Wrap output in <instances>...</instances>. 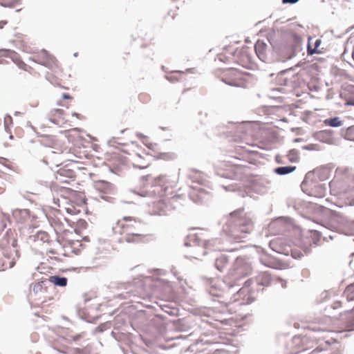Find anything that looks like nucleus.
<instances>
[{
    "label": "nucleus",
    "mask_w": 354,
    "mask_h": 354,
    "mask_svg": "<svg viewBox=\"0 0 354 354\" xmlns=\"http://www.w3.org/2000/svg\"><path fill=\"white\" fill-rule=\"evenodd\" d=\"M142 222L133 216H124L113 227V232L119 236L120 243H140L147 240V234L142 230Z\"/></svg>",
    "instance_id": "nucleus-1"
},
{
    "label": "nucleus",
    "mask_w": 354,
    "mask_h": 354,
    "mask_svg": "<svg viewBox=\"0 0 354 354\" xmlns=\"http://www.w3.org/2000/svg\"><path fill=\"white\" fill-rule=\"evenodd\" d=\"M330 193L344 201L345 204L354 205V176L337 175L330 182Z\"/></svg>",
    "instance_id": "nucleus-2"
},
{
    "label": "nucleus",
    "mask_w": 354,
    "mask_h": 354,
    "mask_svg": "<svg viewBox=\"0 0 354 354\" xmlns=\"http://www.w3.org/2000/svg\"><path fill=\"white\" fill-rule=\"evenodd\" d=\"M217 59L223 63L236 64L244 68H248L250 64V57L248 48L243 46L236 49L228 47L217 55Z\"/></svg>",
    "instance_id": "nucleus-3"
},
{
    "label": "nucleus",
    "mask_w": 354,
    "mask_h": 354,
    "mask_svg": "<svg viewBox=\"0 0 354 354\" xmlns=\"http://www.w3.org/2000/svg\"><path fill=\"white\" fill-rule=\"evenodd\" d=\"M143 188L148 195L165 197L169 188L171 187L170 181L166 175H160L152 178L151 176H143L141 178Z\"/></svg>",
    "instance_id": "nucleus-4"
},
{
    "label": "nucleus",
    "mask_w": 354,
    "mask_h": 354,
    "mask_svg": "<svg viewBox=\"0 0 354 354\" xmlns=\"http://www.w3.org/2000/svg\"><path fill=\"white\" fill-rule=\"evenodd\" d=\"M55 230L58 236L59 241L64 248H71V252L76 253L82 245L81 240L84 239L82 233L77 229L73 230H63L59 224H55Z\"/></svg>",
    "instance_id": "nucleus-5"
},
{
    "label": "nucleus",
    "mask_w": 354,
    "mask_h": 354,
    "mask_svg": "<svg viewBox=\"0 0 354 354\" xmlns=\"http://www.w3.org/2000/svg\"><path fill=\"white\" fill-rule=\"evenodd\" d=\"M251 271L250 264L243 258L238 257L230 269L225 278L229 283L236 284L239 281L248 276Z\"/></svg>",
    "instance_id": "nucleus-6"
},
{
    "label": "nucleus",
    "mask_w": 354,
    "mask_h": 354,
    "mask_svg": "<svg viewBox=\"0 0 354 354\" xmlns=\"http://www.w3.org/2000/svg\"><path fill=\"white\" fill-rule=\"evenodd\" d=\"M248 75L236 67L230 66L221 72L220 77L223 82L230 86H245Z\"/></svg>",
    "instance_id": "nucleus-7"
},
{
    "label": "nucleus",
    "mask_w": 354,
    "mask_h": 354,
    "mask_svg": "<svg viewBox=\"0 0 354 354\" xmlns=\"http://www.w3.org/2000/svg\"><path fill=\"white\" fill-rule=\"evenodd\" d=\"M32 59L34 62L48 68L56 73L62 71L55 57L45 50L36 53L33 55Z\"/></svg>",
    "instance_id": "nucleus-8"
},
{
    "label": "nucleus",
    "mask_w": 354,
    "mask_h": 354,
    "mask_svg": "<svg viewBox=\"0 0 354 354\" xmlns=\"http://www.w3.org/2000/svg\"><path fill=\"white\" fill-rule=\"evenodd\" d=\"M134 153H129L128 157H124L122 153H114L113 158L121 159L124 164H131L134 167L145 169L149 167L150 162L149 160L142 157L139 153L133 150Z\"/></svg>",
    "instance_id": "nucleus-9"
},
{
    "label": "nucleus",
    "mask_w": 354,
    "mask_h": 354,
    "mask_svg": "<svg viewBox=\"0 0 354 354\" xmlns=\"http://www.w3.org/2000/svg\"><path fill=\"white\" fill-rule=\"evenodd\" d=\"M252 230L251 220L244 216L235 221L234 225L232 227L231 233L234 239L239 241L243 238L245 234L250 233Z\"/></svg>",
    "instance_id": "nucleus-10"
},
{
    "label": "nucleus",
    "mask_w": 354,
    "mask_h": 354,
    "mask_svg": "<svg viewBox=\"0 0 354 354\" xmlns=\"http://www.w3.org/2000/svg\"><path fill=\"white\" fill-rule=\"evenodd\" d=\"M149 213L151 215H163L169 209L168 202L165 197L157 196L153 201L148 205Z\"/></svg>",
    "instance_id": "nucleus-11"
},
{
    "label": "nucleus",
    "mask_w": 354,
    "mask_h": 354,
    "mask_svg": "<svg viewBox=\"0 0 354 354\" xmlns=\"http://www.w3.org/2000/svg\"><path fill=\"white\" fill-rule=\"evenodd\" d=\"M64 115L65 113L62 109H56L50 111L48 118L53 123L62 126L67 122L64 118Z\"/></svg>",
    "instance_id": "nucleus-12"
},
{
    "label": "nucleus",
    "mask_w": 354,
    "mask_h": 354,
    "mask_svg": "<svg viewBox=\"0 0 354 354\" xmlns=\"http://www.w3.org/2000/svg\"><path fill=\"white\" fill-rule=\"evenodd\" d=\"M96 188L100 193L105 194L104 196L102 195L101 198L106 201H109L111 198L110 196L106 195L112 194L114 192L113 185L106 181L98 182L96 185Z\"/></svg>",
    "instance_id": "nucleus-13"
},
{
    "label": "nucleus",
    "mask_w": 354,
    "mask_h": 354,
    "mask_svg": "<svg viewBox=\"0 0 354 354\" xmlns=\"http://www.w3.org/2000/svg\"><path fill=\"white\" fill-rule=\"evenodd\" d=\"M7 56L9 57L17 65V66L25 71H28L30 73H32L34 69L28 66L26 63H24L20 58V56L18 53L15 51L8 50Z\"/></svg>",
    "instance_id": "nucleus-14"
},
{
    "label": "nucleus",
    "mask_w": 354,
    "mask_h": 354,
    "mask_svg": "<svg viewBox=\"0 0 354 354\" xmlns=\"http://www.w3.org/2000/svg\"><path fill=\"white\" fill-rule=\"evenodd\" d=\"M255 52L258 57L265 62L266 60V44L261 40H258L254 46Z\"/></svg>",
    "instance_id": "nucleus-15"
},
{
    "label": "nucleus",
    "mask_w": 354,
    "mask_h": 354,
    "mask_svg": "<svg viewBox=\"0 0 354 354\" xmlns=\"http://www.w3.org/2000/svg\"><path fill=\"white\" fill-rule=\"evenodd\" d=\"M315 187V190H311L308 193L309 196L322 198L324 196L325 190L321 185H310Z\"/></svg>",
    "instance_id": "nucleus-16"
},
{
    "label": "nucleus",
    "mask_w": 354,
    "mask_h": 354,
    "mask_svg": "<svg viewBox=\"0 0 354 354\" xmlns=\"http://www.w3.org/2000/svg\"><path fill=\"white\" fill-rule=\"evenodd\" d=\"M228 261V258L226 256L221 255L216 259L215 266L219 271L222 272L226 267Z\"/></svg>",
    "instance_id": "nucleus-17"
},
{
    "label": "nucleus",
    "mask_w": 354,
    "mask_h": 354,
    "mask_svg": "<svg viewBox=\"0 0 354 354\" xmlns=\"http://www.w3.org/2000/svg\"><path fill=\"white\" fill-rule=\"evenodd\" d=\"M50 281L56 286H66L67 284V279L66 277H60L59 276H52L50 277Z\"/></svg>",
    "instance_id": "nucleus-18"
},
{
    "label": "nucleus",
    "mask_w": 354,
    "mask_h": 354,
    "mask_svg": "<svg viewBox=\"0 0 354 354\" xmlns=\"http://www.w3.org/2000/svg\"><path fill=\"white\" fill-rule=\"evenodd\" d=\"M296 169V167L286 166L280 167L274 169V172L279 175H285L294 171Z\"/></svg>",
    "instance_id": "nucleus-19"
},
{
    "label": "nucleus",
    "mask_w": 354,
    "mask_h": 354,
    "mask_svg": "<svg viewBox=\"0 0 354 354\" xmlns=\"http://www.w3.org/2000/svg\"><path fill=\"white\" fill-rule=\"evenodd\" d=\"M324 124L329 127H337L342 125V121L338 117L328 118L324 120Z\"/></svg>",
    "instance_id": "nucleus-20"
},
{
    "label": "nucleus",
    "mask_w": 354,
    "mask_h": 354,
    "mask_svg": "<svg viewBox=\"0 0 354 354\" xmlns=\"http://www.w3.org/2000/svg\"><path fill=\"white\" fill-rule=\"evenodd\" d=\"M344 294L346 297L348 301L354 300V283L346 287Z\"/></svg>",
    "instance_id": "nucleus-21"
},
{
    "label": "nucleus",
    "mask_w": 354,
    "mask_h": 354,
    "mask_svg": "<svg viewBox=\"0 0 354 354\" xmlns=\"http://www.w3.org/2000/svg\"><path fill=\"white\" fill-rule=\"evenodd\" d=\"M344 138L348 140L354 142V125L349 127L346 129L344 133Z\"/></svg>",
    "instance_id": "nucleus-22"
},
{
    "label": "nucleus",
    "mask_w": 354,
    "mask_h": 354,
    "mask_svg": "<svg viewBox=\"0 0 354 354\" xmlns=\"http://www.w3.org/2000/svg\"><path fill=\"white\" fill-rule=\"evenodd\" d=\"M183 75V73H178V72L171 73L169 74L168 75H167V79L170 82L178 81L181 78Z\"/></svg>",
    "instance_id": "nucleus-23"
},
{
    "label": "nucleus",
    "mask_w": 354,
    "mask_h": 354,
    "mask_svg": "<svg viewBox=\"0 0 354 354\" xmlns=\"http://www.w3.org/2000/svg\"><path fill=\"white\" fill-rule=\"evenodd\" d=\"M155 156L158 159L168 160L173 158V154L169 152H160L156 154Z\"/></svg>",
    "instance_id": "nucleus-24"
},
{
    "label": "nucleus",
    "mask_w": 354,
    "mask_h": 354,
    "mask_svg": "<svg viewBox=\"0 0 354 354\" xmlns=\"http://www.w3.org/2000/svg\"><path fill=\"white\" fill-rule=\"evenodd\" d=\"M322 44V40L321 39H317L315 43V48L313 49H312L310 46H308V53L309 55H313L314 53H319L320 51L317 50L318 47L319 46V45Z\"/></svg>",
    "instance_id": "nucleus-25"
},
{
    "label": "nucleus",
    "mask_w": 354,
    "mask_h": 354,
    "mask_svg": "<svg viewBox=\"0 0 354 354\" xmlns=\"http://www.w3.org/2000/svg\"><path fill=\"white\" fill-rule=\"evenodd\" d=\"M19 0H0V4L5 7H12L19 2Z\"/></svg>",
    "instance_id": "nucleus-26"
},
{
    "label": "nucleus",
    "mask_w": 354,
    "mask_h": 354,
    "mask_svg": "<svg viewBox=\"0 0 354 354\" xmlns=\"http://www.w3.org/2000/svg\"><path fill=\"white\" fill-rule=\"evenodd\" d=\"M87 225H88V224L84 220L80 219L77 222V226L78 227L77 229L79 230L80 232H81V230L86 229Z\"/></svg>",
    "instance_id": "nucleus-27"
},
{
    "label": "nucleus",
    "mask_w": 354,
    "mask_h": 354,
    "mask_svg": "<svg viewBox=\"0 0 354 354\" xmlns=\"http://www.w3.org/2000/svg\"><path fill=\"white\" fill-rule=\"evenodd\" d=\"M274 282L275 283H279L282 288H286V281H283V280H282L281 279H276L274 280H271V281L267 282V286H269L271 283H274Z\"/></svg>",
    "instance_id": "nucleus-28"
},
{
    "label": "nucleus",
    "mask_w": 354,
    "mask_h": 354,
    "mask_svg": "<svg viewBox=\"0 0 354 354\" xmlns=\"http://www.w3.org/2000/svg\"><path fill=\"white\" fill-rule=\"evenodd\" d=\"M6 220L3 214L0 212V233L4 230L6 227Z\"/></svg>",
    "instance_id": "nucleus-29"
},
{
    "label": "nucleus",
    "mask_w": 354,
    "mask_h": 354,
    "mask_svg": "<svg viewBox=\"0 0 354 354\" xmlns=\"http://www.w3.org/2000/svg\"><path fill=\"white\" fill-rule=\"evenodd\" d=\"M37 237L40 238L43 241H47L48 239V235L46 232H39Z\"/></svg>",
    "instance_id": "nucleus-30"
},
{
    "label": "nucleus",
    "mask_w": 354,
    "mask_h": 354,
    "mask_svg": "<svg viewBox=\"0 0 354 354\" xmlns=\"http://www.w3.org/2000/svg\"><path fill=\"white\" fill-rule=\"evenodd\" d=\"M276 245H277V241H271L270 242V244H269L270 247L273 250L277 251V252H280V251L276 248V247H275V246H276Z\"/></svg>",
    "instance_id": "nucleus-31"
},
{
    "label": "nucleus",
    "mask_w": 354,
    "mask_h": 354,
    "mask_svg": "<svg viewBox=\"0 0 354 354\" xmlns=\"http://www.w3.org/2000/svg\"><path fill=\"white\" fill-rule=\"evenodd\" d=\"M0 163L6 167H8V164L10 163V162L8 160H7L4 158H0Z\"/></svg>",
    "instance_id": "nucleus-32"
},
{
    "label": "nucleus",
    "mask_w": 354,
    "mask_h": 354,
    "mask_svg": "<svg viewBox=\"0 0 354 354\" xmlns=\"http://www.w3.org/2000/svg\"><path fill=\"white\" fill-rule=\"evenodd\" d=\"M82 335L81 334H78L74 336L71 337V339L72 341L76 342L78 341L80 338H82Z\"/></svg>",
    "instance_id": "nucleus-33"
},
{
    "label": "nucleus",
    "mask_w": 354,
    "mask_h": 354,
    "mask_svg": "<svg viewBox=\"0 0 354 354\" xmlns=\"http://www.w3.org/2000/svg\"><path fill=\"white\" fill-rule=\"evenodd\" d=\"M8 20H1L0 21V30L4 28V27L8 25Z\"/></svg>",
    "instance_id": "nucleus-34"
},
{
    "label": "nucleus",
    "mask_w": 354,
    "mask_h": 354,
    "mask_svg": "<svg viewBox=\"0 0 354 354\" xmlns=\"http://www.w3.org/2000/svg\"><path fill=\"white\" fill-rule=\"evenodd\" d=\"M72 115H73V116L76 117L79 120H83L84 118V117L82 115L77 113H73Z\"/></svg>",
    "instance_id": "nucleus-35"
},
{
    "label": "nucleus",
    "mask_w": 354,
    "mask_h": 354,
    "mask_svg": "<svg viewBox=\"0 0 354 354\" xmlns=\"http://www.w3.org/2000/svg\"><path fill=\"white\" fill-rule=\"evenodd\" d=\"M299 0H283L282 2L283 3H295L298 1Z\"/></svg>",
    "instance_id": "nucleus-36"
},
{
    "label": "nucleus",
    "mask_w": 354,
    "mask_h": 354,
    "mask_svg": "<svg viewBox=\"0 0 354 354\" xmlns=\"http://www.w3.org/2000/svg\"><path fill=\"white\" fill-rule=\"evenodd\" d=\"M12 121V118L10 116H8V117L5 118V121L4 122H5V124L6 125H7V124L8 122L11 123Z\"/></svg>",
    "instance_id": "nucleus-37"
},
{
    "label": "nucleus",
    "mask_w": 354,
    "mask_h": 354,
    "mask_svg": "<svg viewBox=\"0 0 354 354\" xmlns=\"http://www.w3.org/2000/svg\"><path fill=\"white\" fill-rule=\"evenodd\" d=\"M242 212H243V209H239L237 211H235V212L231 213L230 214L232 216H236L237 214H240L241 213H242Z\"/></svg>",
    "instance_id": "nucleus-38"
},
{
    "label": "nucleus",
    "mask_w": 354,
    "mask_h": 354,
    "mask_svg": "<svg viewBox=\"0 0 354 354\" xmlns=\"http://www.w3.org/2000/svg\"><path fill=\"white\" fill-rule=\"evenodd\" d=\"M62 97L64 99H72V97L69 94H67V93L63 94Z\"/></svg>",
    "instance_id": "nucleus-39"
},
{
    "label": "nucleus",
    "mask_w": 354,
    "mask_h": 354,
    "mask_svg": "<svg viewBox=\"0 0 354 354\" xmlns=\"http://www.w3.org/2000/svg\"><path fill=\"white\" fill-rule=\"evenodd\" d=\"M53 72L55 75H57V76H56V77H57V78H59V75H60V74L62 73V70L61 71V72H59L58 73H55L53 71Z\"/></svg>",
    "instance_id": "nucleus-40"
},
{
    "label": "nucleus",
    "mask_w": 354,
    "mask_h": 354,
    "mask_svg": "<svg viewBox=\"0 0 354 354\" xmlns=\"http://www.w3.org/2000/svg\"><path fill=\"white\" fill-rule=\"evenodd\" d=\"M39 286H41L40 283H38L37 284H36V285L35 286V287H34V290H35V288H36V287H39Z\"/></svg>",
    "instance_id": "nucleus-41"
}]
</instances>
